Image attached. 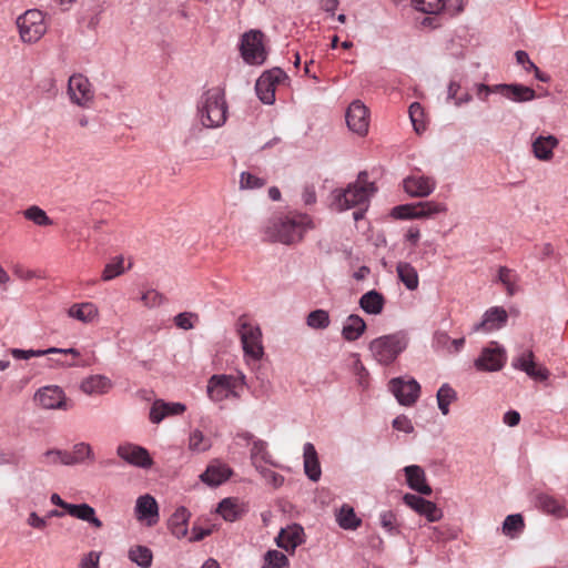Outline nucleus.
<instances>
[{"label":"nucleus","mask_w":568,"mask_h":568,"mask_svg":"<svg viewBox=\"0 0 568 568\" xmlns=\"http://www.w3.org/2000/svg\"><path fill=\"white\" fill-rule=\"evenodd\" d=\"M285 78V72L280 68H274L263 72L255 83V91L258 99L264 104H273L275 101L276 85Z\"/></svg>","instance_id":"9"},{"label":"nucleus","mask_w":568,"mask_h":568,"mask_svg":"<svg viewBox=\"0 0 568 568\" xmlns=\"http://www.w3.org/2000/svg\"><path fill=\"white\" fill-rule=\"evenodd\" d=\"M399 281L409 291H415L418 287L419 280L416 268L407 262H399L396 266Z\"/></svg>","instance_id":"33"},{"label":"nucleus","mask_w":568,"mask_h":568,"mask_svg":"<svg viewBox=\"0 0 568 568\" xmlns=\"http://www.w3.org/2000/svg\"><path fill=\"white\" fill-rule=\"evenodd\" d=\"M251 459L260 473L264 471V465L277 467V464L272 459L271 454L267 452V444L261 439L253 442Z\"/></svg>","instance_id":"26"},{"label":"nucleus","mask_w":568,"mask_h":568,"mask_svg":"<svg viewBox=\"0 0 568 568\" xmlns=\"http://www.w3.org/2000/svg\"><path fill=\"white\" fill-rule=\"evenodd\" d=\"M420 390V384L412 376L404 375L394 377L388 382L387 390Z\"/></svg>","instance_id":"43"},{"label":"nucleus","mask_w":568,"mask_h":568,"mask_svg":"<svg viewBox=\"0 0 568 568\" xmlns=\"http://www.w3.org/2000/svg\"><path fill=\"white\" fill-rule=\"evenodd\" d=\"M133 266V257L118 254L109 257V281L123 275Z\"/></svg>","instance_id":"34"},{"label":"nucleus","mask_w":568,"mask_h":568,"mask_svg":"<svg viewBox=\"0 0 568 568\" xmlns=\"http://www.w3.org/2000/svg\"><path fill=\"white\" fill-rule=\"evenodd\" d=\"M438 407L444 415L449 412V404L456 400V393H436Z\"/></svg>","instance_id":"60"},{"label":"nucleus","mask_w":568,"mask_h":568,"mask_svg":"<svg viewBox=\"0 0 568 568\" xmlns=\"http://www.w3.org/2000/svg\"><path fill=\"white\" fill-rule=\"evenodd\" d=\"M375 192V184L367 181V173L361 172L357 180L349 183L346 189H336L332 192V206L337 211L367 206Z\"/></svg>","instance_id":"2"},{"label":"nucleus","mask_w":568,"mask_h":568,"mask_svg":"<svg viewBox=\"0 0 568 568\" xmlns=\"http://www.w3.org/2000/svg\"><path fill=\"white\" fill-rule=\"evenodd\" d=\"M104 387V377L101 375L90 376L84 379L80 385V390H98Z\"/></svg>","instance_id":"59"},{"label":"nucleus","mask_w":568,"mask_h":568,"mask_svg":"<svg viewBox=\"0 0 568 568\" xmlns=\"http://www.w3.org/2000/svg\"><path fill=\"white\" fill-rule=\"evenodd\" d=\"M518 273L507 266H500L498 270V281L504 285L507 294L514 296L520 291Z\"/></svg>","instance_id":"31"},{"label":"nucleus","mask_w":568,"mask_h":568,"mask_svg":"<svg viewBox=\"0 0 568 568\" xmlns=\"http://www.w3.org/2000/svg\"><path fill=\"white\" fill-rule=\"evenodd\" d=\"M91 455V448L85 444H78L73 447L72 450H67V459H64V465H75L83 463Z\"/></svg>","instance_id":"46"},{"label":"nucleus","mask_w":568,"mask_h":568,"mask_svg":"<svg viewBox=\"0 0 568 568\" xmlns=\"http://www.w3.org/2000/svg\"><path fill=\"white\" fill-rule=\"evenodd\" d=\"M189 517L190 514L184 507L176 509L175 513L172 515L170 519V528L172 530V534L178 538L184 537L186 535V524Z\"/></svg>","instance_id":"38"},{"label":"nucleus","mask_w":568,"mask_h":568,"mask_svg":"<svg viewBox=\"0 0 568 568\" xmlns=\"http://www.w3.org/2000/svg\"><path fill=\"white\" fill-rule=\"evenodd\" d=\"M306 324L313 329H325L331 324L329 314L322 308L312 311L306 317Z\"/></svg>","instance_id":"42"},{"label":"nucleus","mask_w":568,"mask_h":568,"mask_svg":"<svg viewBox=\"0 0 568 568\" xmlns=\"http://www.w3.org/2000/svg\"><path fill=\"white\" fill-rule=\"evenodd\" d=\"M408 337L405 332H395L372 339L368 351L381 365H390L407 348Z\"/></svg>","instance_id":"4"},{"label":"nucleus","mask_w":568,"mask_h":568,"mask_svg":"<svg viewBox=\"0 0 568 568\" xmlns=\"http://www.w3.org/2000/svg\"><path fill=\"white\" fill-rule=\"evenodd\" d=\"M506 359L505 348L497 343H493L481 351L475 361V367L478 371L496 372L504 367Z\"/></svg>","instance_id":"12"},{"label":"nucleus","mask_w":568,"mask_h":568,"mask_svg":"<svg viewBox=\"0 0 568 568\" xmlns=\"http://www.w3.org/2000/svg\"><path fill=\"white\" fill-rule=\"evenodd\" d=\"M413 8L427 14H437L444 8V0H412Z\"/></svg>","instance_id":"49"},{"label":"nucleus","mask_w":568,"mask_h":568,"mask_svg":"<svg viewBox=\"0 0 568 568\" xmlns=\"http://www.w3.org/2000/svg\"><path fill=\"white\" fill-rule=\"evenodd\" d=\"M67 513L72 517L79 518L81 520L88 521L92 524L97 528L102 527V521L95 517L94 509L88 504L74 505L70 504L68 506Z\"/></svg>","instance_id":"32"},{"label":"nucleus","mask_w":568,"mask_h":568,"mask_svg":"<svg viewBox=\"0 0 568 568\" xmlns=\"http://www.w3.org/2000/svg\"><path fill=\"white\" fill-rule=\"evenodd\" d=\"M68 314L78 321L90 323L97 317L98 308L91 303L74 304L69 308Z\"/></svg>","instance_id":"37"},{"label":"nucleus","mask_w":568,"mask_h":568,"mask_svg":"<svg viewBox=\"0 0 568 568\" xmlns=\"http://www.w3.org/2000/svg\"><path fill=\"white\" fill-rule=\"evenodd\" d=\"M23 215L27 220L33 222L38 226H48L53 224V221L48 216L45 211L38 205H31L24 210Z\"/></svg>","instance_id":"45"},{"label":"nucleus","mask_w":568,"mask_h":568,"mask_svg":"<svg viewBox=\"0 0 568 568\" xmlns=\"http://www.w3.org/2000/svg\"><path fill=\"white\" fill-rule=\"evenodd\" d=\"M184 412L185 405L181 403H168L162 399H158L152 404L150 409V420L153 424H159L166 417L181 415Z\"/></svg>","instance_id":"20"},{"label":"nucleus","mask_w":568,"mask_h":568,"mask_svg":"<svg viewBox=\"0 0 568 568\" xmlns=\"http://www.w3.org/2000/svg\"><path fill=\"white\" fill-rule=\"evenodd\" d=\"M392 216L399 220L417 219L415 204H402L393 207Z\"/></svg>","instance_id":"54"},{"label":"nucleus","mask_w":568,"mask_h":568,"mask_svg":"<svg viewBox=\"0 0 568 568\" xmlns=\"http://www.w3.org/2000/svg\"><path fill=\"white\" fill-rule=\"evenodd\" d=\"M417 219H430L447 212V205L437 201H424L415 204Z\"/></svg>","instance_id":"35"},{"label":"nucleus","mask_w":568,"mask_h":568,"mask_svg":"<svg viewBox=\"0 0 568 568\" xmlns=\"http://www.w3.org/2000/svg\"><path fill=\"white\" fill-rule=\"evenodd\" d=\"M558 141L555 136H538L532 143V152L539 160L547 161L551 159L552 151L556 148Z\"/></svg>","instance_id":"30"},{"label":"nucleus","mask_w":568,"mask_h":568,"mask_svg":"<svg viewBox=\"0 0 568 568\" xmlns=\"http://www.w3.org/2000/svg\"><path fill=\"white\" fill-rule=\"evenodd\" d=\"M450 337L445 332H436L433 336V347L436 351H442L448 353L452 351L450 346Z\"/></svg>","instance_id":"58"},{"label":"nucleus","mask_w":568,"mask_h":568,"mask_svg":"<svg viewBox=\"0 0 568 568\" xmlns=\"http://www.w3.org/2000/svg\"><path fill=\"white\" fill-rule=\"evenodd\" d=\"M129 558L140 567L148 568L152 564V551L145 546H134L129 551Z\"/></svg>","instance_id":"44"},{"label":"nucleus","mask_w":568,"mask_h":568,"mask_svg":"<svg viewBox=\"0 0 568 568\" xmlns=\"http://www.w3.org/2000/svg\"><path fill=\"white\" fill-rule=\"evenodd\" d=\"M336 520L343 529L349 530L358 528L362 524V520L356 516L354 508L346 504L339 508L336 515Z\"/></svg>","instance_id":"36"},{"label":"nucleus","mask_w":568,"mask_h":568,"mask_svg":"<svg viewBox=\"0 0 568 568\" xmlns=\"http://www.w3.org/2000/svg\"><path fill=\"white\" fill-rule=\"evenodd\" d=\"M508 320V314L505 311V308L500 306H494L488 308L480 322L476 323L471 331L473 332H479V331H494L499 329L503 326L506 325Z\"/></svg>","instance_id":"17"},{"label":"nucleus","mask_w":568,"mask_h":568,"mask_svg":"<svg viewBox=\"0 0 568 568\" xmlns=\"http://www.w3.org/2000/svg\"><path fill=\"white\" fill-rule=\"evenodd\" d=\"M303 542L304 529L300 525H292L281 529L276 537L277 546L291 552H293L295 548Z\"/></svg>","instance_id":"19"},{"label":"nucleus","mask_w":568,"mask_h":568,"mask_svg":"<svg viewBox=\"0 0 568 568\" xmlns=\"http://www.w3.org/2000/svg\"><path fill=\"white\" fill-rule=\"evenodd\" d=\"M497 84L495 85H487L485 83H477L474 85V90L476 92V95L478 99L486 101L488 95L491 93H499L500 89H496Z\"/></svg>","instance_id":"61"},{"label":"nucleus","mask_w":568,"mask_h":568,"mask_svg":"<svg viewBox=\"0 0 568 568\" xmlns=\"http://www.w3.org/2000/svg\"><path fill=\"white\" fill-rule=\"evenodd\" d=\"M314 227L313 220L305 213L291 212L270 217L263 226L266 240L292 245L303 240L306 232Z\"/></svg>","instance_id":"1"},{"label":"nucleus","mask_w":568,"mask_h":568,"mask_svg":"<svg viewBox=\"0 0 568 568\" xmlns=\"http://www.w3.org/2000/svg\"><path fill=\"white\" fill-rule=\"evenodd\" d=\"M199 320V316L192 312H183L179 313L174 317V324L184 331L192 329L194 327V322Z\"/></svg>","instance_id":"53"},{"label":"nucleus","mask_w":568,"mask_h":568,"mask_svg":"<svg viewBox=\"0 0 568 568\" xmlns=\"http://www.w3.org/2000/svg\"><path fill=\"white\" fill-rule=\"evenodd\" d=\"M219 514L227 521H234L240 517L241 507L236 499L225 498L217 507Z\"/></svg>","instance_id":"39"},{"label":"nucleus","mask_w":568,"mask_h":568,"mask_svg":"<svg viewBox=\"0 0 568 568\" xmlns=\"http://www.w3.org/2000/svg\"><path fill=\"white\" fill-rule=\"evenodd\" d=\"M239 334L247 364H256L264 355L260 326L248 322H241Z\"/></svg>","instance_id":"6"},{"label":"nucleus","mask_w":568,"mask_h":568,"mask_svg":"<svg viewBox=\"0 0 568 568\" xmlns=\"http://www.w3.org/2000/svg\"><path fill=\"white\" fill-rule=\"evenodd\" d=\"M406 481L410 489L429 496L433 493L432 487L427 484L426 474L420 466L410 465L404 468Z\"/></svg>","instance_id":"21"},{"label":"nucleus","mask_w":568,"mask_h":568,"mask_svg":"<svg viewBox=\"0 0 568 568\" xmlns=\"http://www.w3.org/2000/svg\"><path fill=\"white\" fill-rule=\"evenodd\" d=\"M385 305L384 296L375 291H368L359 298V307L369 315H378L383 312Z\"/></svg>","instance_id":"28"},{"label":"nucleus","mask_w":568,"mask_h":568,"mask_svg":"<svg viewBox=\"0 0 568 568\" xmlns=\"http://www.w3.org/2000/svg\"><path fill=\"white\" fill-rule=\"evenodd\" d=\"M265 180L250 172H242L240 175V187L242 190H256L265 185Z\"/></svg>","instance_id":"52"},{"label":"nucleus","mask_w":568,"mask_h":568,"mask_svg":"<svg viewBox=\"0 0 568 568\" xmlns=\"http://www.w3.org/2000/svg\"><path fill=\"white\" fill-rule=\"evenodd\" d=\"M409 119L413 124L414 131L417 134L423 133L426 130L425 112L420 103L413 102L408 109Z\"/></svg>","instance_id":"41"},{"label":"nucleus","mask_w":568,"mask_h":568,"mask_svg":"<svg viewBox=\"0 0 568 568\" xmlns=\"http://www.w3.org/2000/svg\"><path fill=\"white\" fill-rule=\"evenodd\" d=\"M49 354H59V355H72L73 357H79L80 352L75 348H58V347H50L47 349H32V357H42Z\"/></svg>","instance_id":"55"},{"label":"nucleus","mask_w":568,"mask_h":568,"mask_svg":"<svg viewBox=\"0 0 568 568\" xmlns=\"http://www.w3.org/2000/svg\"><path fill=\"white\" fill-rule=\"evenodd\" d=\"M17 27L24 43L38 42L47 32L45 16L38 9L27 10L18 17Z\"/></svg>","instance_id":"5"},{"label":"nucleus","mask_w":568,"mask_h":568,"mask_svg":"<svg viewBox=\"0 0 568 568\" xmlns=\"http://www.w3.org/2000/svg\"><path fill=\"white\" fill-rule=\"evenodd\" d=\"M537 505L542 511L547 514H551L558 517H565L568 515L565 503L548 494H540L537 497Z\"/></svg>","instance_id":"29"},{"label":"nucleus","mask_w":568,"mask_h":568,"mask_svg":"<svg viewBox=\"0 0 568 568\" xmlns=\"http://www.w3.org/2000/svg\"><path fill=\"white\" fill-rule=\"evenodd\" d=\"M64 459H67V450L50 449L43 454L42 463L48 465H64Z\"/></svg>","instance_id":"56"},{"label":"nucleus","mask_w":568,"mask_h":568,"mask_svg":"<svg viewBox=\"0 0 568 568\" xmlns=\"http://www.w3.org/2000/svg\"><path fill=\"white\" fill-rule=\"evenodd\" d=\"M379 524L388 534H398L397 517L392 510H385L379 514Z\"/></svg>","instance_id":"51"},{"label":"nucleus","mask_w":568,"mask_h":568,"mask_svg":"<svg viewBox=\"0 0 568 568\" xmlns=\"http://www.w3.org/2000/svg\"><path fill=\"white\" fill-rule=\"evenodd\" d=\"M393 427L396 430L404 432V433H412L414 429L412 422L404 415L397 416L393 420Z\"/></svg>","instance_id":"63"},{"label":"nucleus","mask_w":568,"mask_h":568,"mask_svg":"<svg viewBox=\"0 0 568 568\" xmlns=\"http://www.w3.org/2000/svg\"><path fill=\"white\" fill-rule=\"evenodd\" d=\"M68 95L72 103L88 108L93 100L94 92L91 83L83 74L77 73L69 78L68 81Z\"/></svg>","instance_id":"11"},{"label":"nucleus","mask_w":568,"mask_h":568,"mask_svg":"<svg viewBox=\"0 0 568 568\" xmlns=\"http://www.w3.org/2000/svg\"><path fill=\"white\" fill-rule=\"evenodd\" d=\"M346 123L348 129L363 136L367 134L369 126L368 109L359 100L353 101L346 111Z\"/></svg>","instance_id":"13"},{"label":"nucleus","mask_w":568,"mask_h":568,"mask_svg":"<svg viewBox=\"0 0 568 568\" xmlns=\"http://www.w3.org/2000/svg\"><path fill=\"white\" fill-rule=\"evenodd\" d=\"M304 470L307 477L317 481L321 477V466L317 457V452L312 443H306L304 445Z\"/></svg>","instance_id":"27"},{"label":"nucleus","mask_w":568,"mask_h":568,"mask_svg":"<svg viewBox=\"0 0 568 568\" xmlns=\"http://www.w3.org/2000/svg\"><path fill=\"white\" fill-rule=\"evenodd\" d=\"M288 558L278 550H268L264 555V562L262 568H288Z\"/></svg>","instance_id":"48"},{"label":"nucleus","mask_w":568,"mask_h":568,"mask_svg":"<svg viewBox=\"0 0 568 568\" xmlns=\"http://www.w3.org/2000/svg\"><path fill=\"white\" fill-rule=\"evenodd\" d=\"M365 329V321L357 314H351L343 322L342 336L347 342H354L364 334Z\"/></svg>","instance_id":"25"},{"label":"nucleus","mask_w":568,"mask_h":568,"mask_svg":"<svg viewBox=\"0 0 568 568\" xmlns=\"http://www.w3.org/2000/svg\"><path fill=\"white\" fill-rule=\"evenodd\" d=\"M141 301L146 307H156L163 303L164 297L158 291L149 290L142 294Z\"/></svg>","instance_id":"57"},{"label":"nucleus","mask_w":568,"mask_h":568,"mask_svg":"<svg viewBox=\"0 0 568 568\" xmlns=\"http://www.w3.org/2000/svg\"><path fill=\"white\" fill-rule=\"evenodd\" d=\"M511 366L516 371L524 372L529 378L536 382H544L549 376V371L535 361L531 349L520 348L511 361Z\"/></svg>","instance_id":"8"},{"label":"nucleus","mask_w":568,"mask_h":568,"mask_svg":"<svg viewBox=\"0 0 568 568\" xmlns=\"http://www.w3.org/2000/svg\"><path fill=\"white\" fill-rule=\"evenodd\" d=\"M212 442L200 429L190 433L187 447L192 452L203 453L211 448Z\"/></svg>","instance_id":"40"},{"label":"nucleus","mask_w":568,"mask_h":568,"mask_svg":"<svg viewBox=\"0 0 568 568\" xmlns=\"http://www.w3.org/2000/svg\"><path fill=\"white\" fill-rule=\"evenodd\" d=\"M231 475L232 469L226 464L214 460L200 477L203 483L210 486H219L226 481Z\"/></svg>","instance_id":"24"},{"label":"nucleus","mask_w":568,"mask_h":568,"mask_svg":"<svg viewBox=\"0 0 568 568\" xmlns=\"http://www.w3.org/2000/svg\"><path fill=\"white\" fill-rule=\"evenodd\" d=\"M436 186L435 178L424 175L419 169L414 170L403 180V189L410 197H427Z\"/></svg>","instance_id":"10"},{"label":"nucleus","mask_w":568,"mask_h":568,"mask_svg":"<svg viewBox=\"0 0 568 568\" xmlns=\"http://www.w3.org/2000/svg\"><path fill=\"white\" fill-rule=\"evenodd\" d=\"M398 403L403 406H410L416 403L418 393H394Z\"/></svg>","instance_id":"64"},{"label":"nucleus","mask_w":568,"mask_h":568,"mask_svg":"<svg viewBox=\"0 0 568 568\" xmlns=\"http://www.w3.org/2000/svg\"><path fill=\"white\" fill-rule=\"evenodd\" d=\"M353 372L356 376V379L358 382V385L363 388L368 387V371L363 365L359 355L353 354Z\"/></svg>","instance_id":"50"},{"label":"nucleus","mask_w":568,"mask_h":568,"mask_svg":"<svg viewBox=\"0 0 568 568\" xmlns=\"http://www.w3.org/2000/svg\"><path fill=\"white\" fill-rule=\"evenodd\" d=\"M240 51L245 63L251 65L263 64L267 57L264 45V33L260 30L252 29L242 34Z\"/></svg>","instance_id":"7"},{"label":"nucleus","mask_w":568,"mask_h":568,"mask_svg":"<svg viewBox=\"0 0 568 568\" xmlns=\"http://www.w3.org/2000/svg\"><path fill=\"white\" fill-rule=\"evenodd\" d=\"M136 518L145 521L148 526H153L159 520V506L154 497L146 494L138 498L135 505Z\"/></svg>","instance_id":"18"},{"label":"nucleus","mask_w":568,"mask_h":568,"mask_svg":"<svg viewBox=\"0 0 568 568\" xmlns=\"http://www.w3.org/2000/svg\"><path fill=\"white\" fill-rule=\"evenodd\" d=\"M227 111L225 93L219 87L206 90L197 103L200 122L207 129L222 126L226 122Z\"/></svg>","instance_id":"3"},{"label":"nucleus","mask_w":568,"mask_h":568,"mask_svg":"<svg viewBox=\"0 0 568 568\" xmlns=\"http://www.w3.org/2000/svg\"><path fill=\"white\" fill-rule=\"evenodd\" d=\"M405 505L417 514L425 516L429 523L438 521L443 518V510L430 500L414 494H406L403 497Z\"/></svg>","instance_id":"14"},{"label":"nucleus","mask_w":568,"mask_h":568,"mask_svg":"<svg viewBox=\"0 0 568 568\" xmlns=\"http://www.w3.org/2000/svg\"><path fill=\"white\" fill-rule=\"evenodd\" d=\"M118 455L126 463L136 467L151 468L153 465V459L149 452L139 445H120L118 448Z\"/></svg>","instance_id":"15"},{"label":"nucleus","mask_w":568,"mask_h":568,"mask_svg":"<svg viewBox=\"0 0 568 568\" xmlns=\"http://www.w3.org/2000/svg\"><path fill=\"white\" fill-rule=\"evenodd\" d=\"M100 562V554L95 551H91L82 557L80 560V568H99Z\"/></svg>","instance_id":"62"},{"label":"nucleus","mask_w":568,"mask_h":568,"mask_svg":"<svg viewBox=\"0 0 568 568\" xmlns=\"http://www.w3.org/2000/svg\"><path fill=\"white\" fill-rule=\"evenodd\" d=\"M496 89H500V94H503L505 98L513 102H528L536 98V92L534 89L518 83H500L497 84Z\"/></svg>","instance_id":"23"},{"label":"nucleus","mask_w":568,"mask_h":568,"mask_svg":"<svg viewBox=\"0 0 568 568\" xmlns=\"http://www.w3.org/2000/svg\"><path fill=\"white\" fill-rule=\"evenodd\" d=\"M525 527L524 518L519 514L509 515L503 524V532L511 538L516 537Z\"/></svg>","instance_id":"47"},{"label":"nucleus","mask_w":568,"mask_h":568,"mask_svg":"<svg viewBox=\"0 0 568 568\" xmlns=\"http://www.w3.org/2000/svg\"><path fill=\"white\" fill-rule=\"evenodd\" d=\"M34 403L44 409L68 410L73 403L64 396V393H34Z\"/></svg>","instance_id":"22"},{"label":"nucleus","mask_w":568,"mask_h":568,"mask_svg":"<svg viewBox=\"0 0 568 568\" xmlns=\"http://www.w3.org/2000/svg\"><path fill=\"white\" fill-rule=\"evenodd\" d=\"M253 385L247 384L246 377L242 372L235 374H219L212 375L209 379L206 390H214L221 388L222 390H234L243 387H252Z\"/></svg>","instance_id":"16"}]
</instances>
